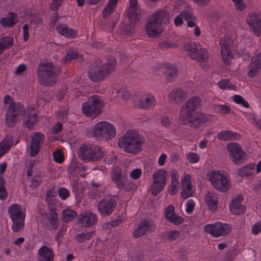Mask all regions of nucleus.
Segmentation results:
<instances>
[{
  "label": "nucleus",
  "instance_id": "nucleus-57",
  "mask_svg": "<svg viewBox=\"0 0 261 261\" xmlns=\"http://www.w3.org/2000/svg\"><path fill=\"white\" fill-rule=\"evenodd\" d=\"M179 182L171 181L170 186L169 188V194L170 195H174L177 192V186Z\"/></svg>",
  "mask_w": 261,
  "mask_h": 261
},
{
  "label": "nucleus",
  "instance_id": "nucleus-21",
  "mask_svg": "<svg viewBox=\"0 0 261 261\" xmlns=\"http://www.w3.org/2000/svg\"><path fill=\"white\" fill-rule=\"evenodd\" d=\"M155 226L153 222L150 220L142 221L133 232V237L135 238L144 236L147 231L152 232L155 230Z\"/></svg>",
  "mask_w": 261,
  "mask_h": 261
},
{
  "label": "nucleus",
  "instance_id": "nucleus-22",
  "mask_svg": "<svg viewBox=\"0 0 261 261\" xmlns=\"http://www.w3.org/2000/svg\"><path fill=\"white\" fill-rule=\"evenodd\" d=\"M41 222L46 230H56L59 225L58 213L54 210L50 211L47 219H43Z\"/></svg>",
  "mask_w": 261,
  "mask_h": 261
},
{
  "label": "nucleus",
  "instance_id": "nucleus-1",
  "mask_svg": "<svg viewBox=\"0 0 261 261\" xmlns=\"http://www.w3.org/2000/svg\"><path fill=\"white\" fill-rule=\"evenodd\" d=\"M145 142L144 138L133 129L128 130L119 139L118 146L125 152L133 154L142 151V146Z\"/></svg>",
  "mask_w": 261,
  "mask_h": 261
},
{
  "label": "nucleus",
  "instance_id": "nucleus-30",
  "mask_svg": "<svg viewBox=\"0 0 261 261\" xmlns=\"http://www.w3.org/2000/svg\"><path fill=\"white\" fill-rule=\"evenodd\" d=\"M24 126L28 129L33 128L37 120L36 110L33 107L28 108L27 111L24 112Z\"/></svg>",
  "mask_w": 261,
  "mask_h": 261
},
{
  "label": "nucleus",
  "instance_id": "nucleus-38",
  "mask_svg": "<svg viewBox=\"0 0 261 261\" xmlns=\"http://www.w3.org/2000/svg\"><path fill=\"white\" fill-rule=\"evenodd\" d=\"M164 72L166 75V79L168 82H171L177 76V68L170 64H165Z\"/></svg>",
  "mask_w": 261,
  "mask_h": 261
},
{
  "label": "nucleus",
  "instance_id": "nucleus-49",
  "mask_svg": "<svg viewBox=\"0 0 261 261\" xmlns=\"http://www.w3.org/2000/svg\"><path fill=\"white\" fill-rule=\"evenodd\" d=\"M233 100L237 103L242 105L243 107L249 108V103L241 96L235 95L233 96Z\"/></svg>",
  "mask_w": 261,
  "mask_h": 261
},
{
  "label": "nucleus",
  "instance_id": "nucleus-23",
  "mask_svg": "<svg viewBox=\"0 0 261 261\" xmlns=\"http://www.w3.org/2000/svg\"><path fill=\"white\" fill-rule=\"evenodd\" d=\"M261 69V53H256L251 58V62L248 65V77L253 78L256 75Z\"/></svg>",
  "mask_w": 261,
  "mask_h": 261
},
{
  "label": "nucleus",
  "instance_id": "nucleus-17",
  "mask_svg": "<svg viewBox=\"0 0 261 261\" xmlns=\"http://www.w3.org/2000/svg\"><path fill=\"white\" fill-rule=\"evenodd\" d=\"M97 210L102 216H109L114 211L116 206L117 202L112 197L102 198L97 203Z\"/></svg>",
  "mask_w": 261,
  "mask_h": 261
},
{
  "label": "nucleus",
  "instance_id": "nucleus-33",
  "mask_svg": "<svg viewBox=\"0 0 261 261\" xmlns=\"http://www.w3.org/2000/svg\"><path fill=\"white\" fill-rule=\"evenodd\" d=\"M56 30L61 35L68 39H73L77 35L76 30L68 28L65 24L58 25L56 27Z\"/></svg>",
  "mask_w": 261,
  "mask_h": 261
},
{
  "label": "nucleus",
  "instance_id": "nucleus-46",
  "mask_svg": "<svg viewBox=\"0 0 261 261\" xmlns=\"http://www.w3.org/2000/svg\"><path fill=\"white\" fill-rule=\"evenodd\" d=\"M214 110L217 113L222 115H226L230 113L231 109L228 106L217 104L214 106Z\"/></svg>",
  "mask_w": 261,
  "mask_h": 261
},
{
  "label": "nucleus",
  "instance_id": "nucleus-13",
  "mask_svg": "<svg viewBox=\"0 0 261 261\" xmlns=\"http://www.w3.org/2000/svg\"><path fill=\"white\" fill-rule=\"evenodd\" d=\"M167 172L163 169L158 170L152 175L153 185L151 189V193L158 195L165 188L166 185Z\"/></svg>",
  "mask_w": 261,
  "mask_h": 261
},
{
  "label": "nucleus",
  "instance_id": "nucleus-26",
  "mask_svg": "<svg viewBox=\"0 0 261 261\" xmlns=\"http://www.w3.org/2000/svg\"><path fill=\"white\" fill-rule=\"evenodd\" d=\"M129 6L127 15L131 23L135 24L140 17V10L138 6L137 0H129Z\"/></svg>",
  "mask_w": 261,
  "mask_h": 261
},
{
  "label": "nucleus",
  "instance_id": "nucleus-50",
  "mask_svg": "<svg viewBox=\"0 0 261 261\" xmlns=\"http://www.w3.org/2000/svg\"><path fill=\"white\" fill-rule=\"evenodd\" d=\"M186 158L188 161L191 164H195L199 162L200 160L199 155L198 153L193 152H190L186 154Z\"/></svg>",
  "mask_w": 261,
  "mask_h": 261
},
{
  "label": "nucleus",
  "instance_id": "nucleus-6",
  "mask_svg": "<svg viewBox=\"0 0 261 261\" xmlns=\"http://www.w3.org/2000/svg\"><path fill=\"white\" fill-rule=\"evenodd\" d=\"M79 158L86 162H94L100 160L103 156V152L98 146L93 144H84L79 151Z\"/></svg>",
  "mask_w": 261,
  "mask_h": 261
},
{
  "label": "nucleus",
  "instance_id": "nucleus-40",
  "mask_svg": "<svg viewBox=\"0 0 261 261\" xmlns=\"http://www.w3.org/2000/svg\"><path fill=\"white\" fill-rule=\"evenodd\" d=\"M14 42L13 38L10 36H6L0 38V55L4 51L13 46Z\"/></svg>",
  "mask_w": 261,
  "mask_h": 261
},
{
  "label": "nucleus",
  "instance_id": "nucleus-15",
  "mask_svg": "<svg viewBox=\"0 0 261 261\" xmlns=\"http://www.w3.org/2000/svg\"><path fill=\"white\" fill-rule=\"evenodd\" d=\"M227 148L230 153L231 160L235 164H241L246 159V152L238 143L231 142L227 145Z\"/></svg>",
  "mask_w": 261,
  "mask_h": 261
},
{
  "label": "nucleus",
  "instance_id": "nucleus-52",
  "mask_svg": "<svg viewBox=\"0 0 261 261\" xmlns=\"http://www.w3.org/2000/svg\"><path fill=\"white\" fill-rule=\"evenodd\" d=\"M191 176L189 174H186L181 181L182 189H192V185L191 182Z\"/></svg>",
  "mask_w": 261,
  "mask_h": 261
},
{
  "label": "nucleus",
  "instance_id": "nucleus-45",
  "mask_svg": "<svg viewBox=\"0 0 261 261\" xmlns=\"http://www.w3.org/2000/svg\"><path fill=\"white\" fill-rule=\"evenodd\" d=\"M219 87L221 89L234 90L236 89V86L230 83L228 79H223L218 83Z\"/></svg>",
  "mask_w": 261,
  "mask_h": 261
},
{
  "label": "nucleus",
  "instance_id": "nucleus-60",
  "mask_svg": "<svg viewBox=\"0 0 261 261\" xmlns=\"http://www.w3.org/2000/svg\"><path fill=\"white\" fill-rule=\"evenodd\" d=\"M43 21V19L41 17L39 16H33L31 19L30 22V24H34L35 25L38 26L40 25Z\"/></svg>",
  "mask_w": 261,
  "mask_h": 261
},
{
  "label": "nucleus",
  "instance_id": "nucleus-58",
  "mask_svg": "<svg viewBox=\"0 0 261 261\" xmlns=\"http://www.w3.org/2000/svg\"><path fill=\"white\" fill-rule=\"evenodd\" d=\"M56 195V192L54 191V190L50 189H48L45 196V200L48 202H50L53 198H54Z\"/></svg>",
  "mask_w": 261,
  "mask_h": 261
},
{
  "label": "nucleus",
  "instance_id": "nucleus-25",
  "mask_svg": "<svg viewBox=\"0 0 261 261\" xmlns=\"http://www.w3.org/2000/svg\"><path fill=\"white\" fill-rule=\"evenodd\" d=\"M174 206L172 205H168L166 208L165 218L167 221L175 225L181 224L184 221V218L175 213Z\"/></svg>",
  "mask_w": 261,
  "mask_h": 261
},
{
  "label": "nucleus",
  "instance_id": "nucleus-59",
  "mask_svg": "<svg viewBox=\"0 0 261 261\" xmlns=\"http://www.w3.org/2000/svg\"><path fill=\"white\" fill-rule=\"evenodd\" d=\"M234 2V5L236 9L237 10L243 11L246 8V5L243 2V0H236V1H233Z\"/></svg>",
  "mask_w": 261,
  "mask_h": 261
},
{
  "label": "nucleus",
  "instance_id": "nucleus-9",
  "mask_svg": "<svg viewBox=\"0 0 261 261\" xmlns=\"http://www.w3.org/2000/svg\"><path fill=\"white\" fill-rule=\"evenodd\" d=\"M8 213L12 221V230L17 232L24 226L25 210L22 209L19 205L14 204L8 208Z\"/></svg>",
  "mask_w": 261,
  "mask_h": 261
},
{
  "label": "nucleus",
  "instance_id": "nucleus-44",
  "mask_svg": "<svg viewBox=\"0 0 261 261\" xmlns=\"http://www.w3.org/2000/svg\"><path fill=\"white\" fill-rule=\"evenodd\" d=\"M94 235V232L93 231H85L76 234L75 240L79 243H83L85 241L92 239Z\"/></svg>",
  "mask_w": 261,
  "mask_h": 261
},
{
  "label": "nucleus",
  "instance_id": "nucleus-12",
  "mask_svg": "<svg viewBox=\"0 0 261 261\" xmlns=\"http://www.w3.org/2000/svg\"><path fill=\"white\" fill-rule=\"evenodd\" d=\"M204 229L206 233L210 234L212 237L218 238L229 234L231 231V227L227 223L216 222L206 224Z\"/></svg>",
  "mask_w": 261,
  "mask_h": 261
},
{
  "label": "nucleus",
  "instance_id": "nucleus-39",
  "mask_svg": "<svg viewBox=\"0 0 261 261\" xmlns=\"http://www.w3.org/2000/svg\"><path fill=\"white\" fill-rule=\"evenodd\" d=\"M255 164L250 163L239 169L238 174L241 177H248L253 175L255 171Z\"/></svg>",
  "mask_w": 261,
  "mask_h": 261
},
{
  "label": "nucleus",
  "instance_id": "nucleus-55",
  "mask_svg": "<svg viewBox=\"0 0 261 261\" xmlns=\"http://www.w3.org/2000/svg\"><path fill=\"white\" fill-rule=\"evenodd\" d=\"M117 188L119 189L124 190L125 191H129L130 190H135L136 188V187L132 182L125 183V181H124L123 182V186H119Z\"/></svg>",
  "mask_w": 261,
  "mask_h": 261
},
{
  "label": "nucleus",
  "instance_id": "nucleus-63",
  "mask_svg": "<svg viewBox=\"0 0 261 261\" xmlns=\"http://www.w3.org/2000/svg\"><path fill=\"white\" fill-rule=\"evenodd\" d=\"M253 234H257L261 231V222H258L254 224L251 229Z\"/></svg>",
  "mask_w": 261,
  "mask_h": 261
},
{
  "label": "nucleus",
  "instance_id": "nucleus-2",
  "mask_svg": "<svg viewBox=\"0 0 261 261\" xmlns=\"http://www.w3.org/2000/svg\"><path fill=\"white\" fill-rule=\"evenodd\" d=\"M60 73V68L53 62H40L37 70V75L40 84L52 86L57 82Z\"/></svg>",
  "mask_w": 261,
  "mask_h": 261
},
{
  "label": "nucleus",
  "instance_id": "nucleus-64",
  "mask_svg": "<svg viewBox=\"0 0 261 261\" xmlns=\"http://www.w3.org/2000/svg\"><path fill=\"white\" fill-rule=\"evenodd\" d=\"M170 175L171 177V181L179 182L178 179L179 175L178 171L176 169H172L170 171Z\"/></svg>",
  "mask_w": 261,
  "mask_h": 261
},
{
  "label": "nucleus",
  "instance_id": "nucleus-31",
  "mask_svg": "<svg viewBox=\"0 0 261 261\" xmlns=\"http://www.w3.org/2000/svg\"><path fill=\"white\" fill-rule=\"evenodd\" d=\"M38 261H54V251L47 246H42L38 252Z\"/></svg>",
  "mask_w": 261,
  "mask_h": 261
},
{
  "label": "nucleus",
  "instance_id": "nucleus-16",
  "mask_svg": "<svg viewBox=\"0 0 261 261\" xmlns=\"http://www.w3.org/2000/svg\"><path fill=\"white\" fill-rule=\"evenodd\" d=\"M24 111V108L21 104L13 102L7 109L5 120L7 124L11 127L16 122L17 117L21 115Z\"/></svg>",
  "mask_w": 261,
  "mask_h": 261
},
{
  "label": "nucleus",
  "instance_id": "nucleus-43",
  "mask_svg": "<svg viewBox=\"0 0 261 261\" xmlns=\"http://www.w3.org/2000/svg\"><path fill=\"white\" fill-rule=\"evenodd\" d=\"M62 214L63 221L66 223L74 219L77 216L76 212L70 208L64 210Z\"/></svg>",
  "mask_w": 261,
  "mask_h": 261
},
{
  "label": "nucleus",
  "instance_id": "nucleus-19",
  "mask_svg": "<svg viewBox=\"0 0 261 261\" xmlns=\"http://www.w3.org/2000/svg\"><path fill=\"white\" fill-rule=\"evenodd\" d=\"M45 139L44 135L41 132L34 133L31 136L30 155L34 157L39 153Z\"/></svg>",
  "mask_w": 261,
  "mask_h": 261
},
{
  "label": "nucleus",
  "instance_id": "nucleus-27",
  "mask_svg": "<svg viewBox=\"0 0 261 261\" xmlns=\"http://www.w3.org/2000/svg\"><path fill=\"white\" fill-rule=\"evenodd\" d=\"M210 119V116L202 113H192V118L191 120H188L185 123L182 124H187L189 123H191V126L195 128H198L201 126L203 123L207 122Z\"/></svg>",
  "mask_w": 261,
  "mask_h": 261
},
{
  "label": "nucleus",
  "instance_id": "nucleus-29",
  "mask_svg": "<svg viewBox=\"0 0 261 261\" xmlns=\"http://www.w3.org/2000/svg\"><path fill=\"white\" fill-rule=\"evenodd\" d=\"M188 97L187 93L184 90L176 88L171 91L168 95L169 101L172 103H179L186 99Z\"/></svg>",
  "mask_w": 261,
  "mask_h": 261
},
{
  "label": "nucleus",
  "instance_id": "nucleus-34",
  "mask_svg": "<svg viewBox=\"0 0 261 261\" xmlns=\"http://www.w3.org/2000/svg\"><path fill=\"white\" fill-rule=\"evenodd\" d=\"M217 138L222 141L238 140L241 138V135L237 132L230 130H222L217 134Z\"/></svg>",
  "mask_w": 261,
  "mask_h": 261
},
{
  "label": "nucleus",
  "instance_id": "nucleus-24",
  "mask_svg": "<svg viewBox=\"0 0 261 261\" xmlns=\"http://www.w3.org/2000/svg\"><path fill=\"white\" fill-rule=\"evenodd\" d=\"M97 220V215L91 211H88L81 214L77 222L83 227H88L94 225Z\"/></svg>",
  "mask_w": 261,
  "mask_h": 261
},
{
  "label": "nucleus",
  "instance_id": "nucleus-47",
  "mask_svg": "<svg viewBox=\"0 0 261 261\" xmlns=\"http://www.w3.org/2000/svg\"><path fill=\"white\" fill-rule=\"evenodd\" d=\"M180 233L176 230L167 231L165 234V237L169 241H173L180 237Z\"/></svg>",
  "mask_w": 261,
  "mask_h": 261
},
{
  "label": "nucleus",
  "instance_id": "nucleus-8",
  "mask_svg": "<svg viewBox=\"0 0 261 261\" xmlns=\"http://www.w3.org/2000/svg\"><path fill=\"white\" fill-rule=\"evenodd\" d=\"M202 105L201 99L198 96L190 98L181 107L179 120L181 123H185L192 118V113L198 109Z\"/></svg>",
  "mask_w": 261,
  "mask_h": 261
},
{
  "label": "nucleus",
  "instance_id": "nucleus-61",
  "mask_svg": "<svg viewBox=\"0 0 261 261\" xmlns=\"http://www.w3.org/2000/svg\"><path fill=\"white\" fill-rule=\"evenodd\" d=\"M142 174V171L140 169L136 168L135 169H134L131 172H130V177L133 179H138L139 178Z\"/></svg>",
  "mask_w": 261,
  "mask_h": 261
},
{
  "label": "nucleus",
  "instance_id": "nucleus-32",
  "mask_svg": "<svg viewBox=\"0 0 261 261\" xmlns=\"http://www.w3.org/2000/svg\"><path fill=\"white\" fill-rule=\"evenodd\" d=\"M111 179L118 187L123 185V182L126 179V175L122 173V170L120 168L116 167L111 172Z\"/></svg>",
  "mask_w": 261,
  "mask_h": 261
},
{
  "label": "nucleus",
  "instance_id": "nucleus-11",
  "mask_svg": "<svg viewBox=\"0 0 261 261\" xmlns=\"http://www.w3.org/2000/svg\"><path fill=\"white\" fill-rule=\"evenodd\" d=\"M208 179L213 187L218 191L225 192L230 189V185L228 179L218 171H215L210 173Z\"/></svg>",
  "mask_w": 261,
  "mask_h": 261
},
{
  "label": "nucleus",
  "instance_id": "nucleus-4",
  "mask_svg": "<svg viewBox=\"0 0 261 261\" xmlns=\"http://www.w3.org/2000/svg\"><path fill=\"white\" fill-rule=\"evenodd\" d=\"M89 136L106 140H111L116 136V128L109 122L101 121L89 129Z\"/></svg>",
  "mask_w": 261,
  "mask_h": 261
},
{
  "label": "nucleus",
  "instance_id": "nucleus-3",
  "mask_svg": "<svg viewBox=\"0 0 261 261\" xmlns=\"http://www.w3.org/2000/svg\"><path fill=\"white\" fill-rule=\"evenodd\" d=\"M169 22V13L166 10H159L148 18L145 25L147 35L152 38L158 37L163 31V24Z\"/></svg>",
  "mask_w": 261,
  "mask_h": 261
},
{
  "label": "nucleus",
  "instance_id": "nucleus-5",
  "mask_svg": "<svg viewBox=\"0 0 261 261\" xmlns=\"http://www.w3.org/2000/svg\"><path fill=\"white\" fill-rule=\"evenodd\" d=\"M115 65V59H111L110 62H108L101 66L92 65L88 71L89 77L93 82L101 81L114 71Z\"/></svg>",
  "mask_w": 261,
  "mask_h": 261
},
{
  "label": "nucleus",
  "instance_id": "nucleus-48",
  "mask_svg": "<svg viewBox=\"0 0 261 261\" xmlns=\"http://www.w3.org/2000/svg\"><path fill=\"white\" fill-rule=\"evenodd\" d=\"M42 181V176L40 174H37L31 178V184L29 186L32 188H36L39 187Z\"/></svg>",
  "mask_w": 261,
  "mask_h": 261
},
{
  "label": "nucleus",
  "instance_id": "nucleus-14",
  "mask_svg": "<svg viewBox=\"0 0 261 261\" xmlns=\"http://www.w3.org/2000/svg\"><path fill=\"white\" fill-rule=\"evenodd\" d=\"M250 31L255 36H261V12L255 11L249 12L246 18Z\"/></svg>",
  "mask_w": 261,
  "mask_h": 261
},
{
  "label": "nucleus",
  "instance_id": "nucleus-20",
  "mask_svg": "<svg viewBox=\"0 0 261 261\" xmlns=\"http://www.w3.org/2000/svg\"><path fill=\"white\" fill-rule=\"evenodd\" d=\"M156 105L155 96L149 93H144L141 95L135 105L139 108L148 110L153 108Z\"/></svg>",
  "mask_w": 261,
  "mask_h": 261
},
{
  "label": "nucleus",
  "instance_id": "nucleus-28",
  "mask_svg": "<svg viewBox=\"0 0 261 261\" xmlns=\"http://www.w3.org/2000/svg\"><path fill=\"white\" fill-rule=\"evenodd\" d=\"M243 199L242 196H239L234 198L230 203L229 208L231 214L237 215L245 213L246 206L241 203Z\"/></svg>",
  "mask_w": 261,
  "mask_h": 261
},
{
  "label": "nucleus",
  "instance_id": "nucleus-37",
  "mask_svg": "<svg viewBox=\"0 0 261 261\" xmlns=\"http://www.w3.org/2000/svg\"><path fill=\"white\" fill-rule=\"evenodd\" d=\"M13 143L12 137H7L0 142V158L6 153L11 148Z\"/></svg>",
  "mask_w": 261,
  "mask_h": 261
},
{
  "label": "nucleus",
  "instance_id": "nucleus-62",
  "mask_svg": "<svg viewBox=\"0 0 261 261\" xmlns=\"http://www.w3.org/2000/svg\"><path fill=\"white\" fill-rule=\"evenodd\" d=\"M181 196L185 199L188 198L193 195L192 189H182L181 192Z\"/></svg>",
  "mask_w": 261,
  "mask_h": 261
},
{
  "label": "nucleus",
  "instance_id": "nucleus-7",
  "mask_svg": "<svg viewBox=\"0 0 261 261\" xmlns=\"http://www.w3.org/2000/svg\"><path fill=\"white\" fill-rule=\"evenodd\" d=\"M103 103L98 95H93L84 102L82 107L83 114L87 117H96L101 111Z\"/></svg>",
  "mask_w": 261,
  "mask_h": 261
},
{
  "label": "nucleus",
  "instance_id": "nucleus-18",
  "mask_svg": "<svg viewBox=\"0 0 261 261\" xmlns=\"http://www.w3.org/2000/svg\"><path fill=\"white\" fill-rule=\"evenodd\" d=\"M219 45L224 63L229 65L233 57L231 49V40L228 37L221 38L219 39Z\"/></svg>",
  "mask_w": 261,
  "mask_h": 261
},
{
  "label": "nucleus",
  "instance_id": "nucleus-53",
  "mask_svg": "<svg viewBox=\"0 0 261 261\" xmlns=\"http://www.w3.org/2000/svg\"><path fill=\"white\" fill-rule=\"evenodd\" d=\"M54 160L58 163H62L64 160V155L61 150L55 151L53 154Z\"/></svg>",
  "mask_w": 261,
  "mask_h": 261
},
{
  "label": "nucleus",
  "instance_id": "nucleus-36",
  "mask_svg": "<svg viewBox=\"0 0 261 261\" xmlns=\"http://www.w3.org/2000/svg\"><path fill=\"white\" fill-rule=\"evenodd\" d=\"M206 203L209 210L215 211L218 208V198L213 192L208 193L205 197Z\"/></svg>",
  "mask_w": 261,
  "mask_h": 261
},
{
  "label": "nucleus",
  "instance_id": "nucleus-56",
  "mask_svg": "<svg viewBox=\"0 0 261 261\" xmlns=\"http://www.w3.org/2000/svg\"><path fill=\"white\" fill-rule=\"evenodd\" d=\"M186 212L188 214H191L193 213L195 207V202L193 199H189L187 201Z\"/></svg>",
  "mask_w": 261,
  "mask_h": 261
},
{
  "label": "nucleus",
  "instance_id": "nucleus-41",
  "mask_svg": "<svg viewBox=\"0 0 261 261\" xmlns=\"http://www.w3.org/2000/svg\"><path fill=\"white\" fill-rule=\"evenodd\" d=\"M118 0H110L102 12V17L107 18L115 10Z\"/></svg>",
  "mask_w": 261,
  "mask_h": 261
},
{
  "label": "nucleus",
  "instance_id": "nucleus-42",
  "mask_svg": "<svg viewBox=\"0 0 261 261\" xmlns=\"http://www.w3.org/2000/svg\"><path fill=\"white\" fill-rule=\"evenodd\" d=\"M183 18L187 22V25L192 28L195 25L197 19L191 12L187 11H181L180 12Z\"/></svg>",
  "mask_w": 261,
  "mask_h": 261
},
{
  "label": "nucleus",
  "instance_id": "nucleus-10",
  "mask_svg": "<svg viewBox=\"0 0 261 261\" xmlns=\"http://www.w3.org/2000/svg\"><path fill=\"white\" fill-rule=\"evenodd\" d=\"M185 49L191 59L197 62L204 63L208 58V52L205 48L201 47L199 44L188 42L185 45Z\"/></svg>",
  "mask_w": 261,
  "mask_h": 261
},
{
  "label": "nucleus",
  "instance_id": "nucleus-54",
  "mask_svg": "<svg viewBox=\"0 0 261 261\" xmlns=\"http://www.w3.org/2000/svg\"><path fill=\"white\" fill-rule=\"evenodd\" d=\"M58 192L60 198L63 200H66L70 196L69 191L65 188H60Z\"/></svg>",
  "mask_w": 261,
  "mask_h": 261
},
{
  "label": "nucleus",
  "instance_id": "nucleus-51",
  "mask_svg": "<svg viewBox=\"0 0 261 261\" xmlns=\"http://www.w3.org/2000/svg\"><path fill=\"white\" fill-rule=\"evenodd\" d=\"M79 56V53L77 50L70 49L65 56V62H68L72 60L76 59Z\"/></svg>",
  "mask_w": 261,
  "mask_h": 261
},
{
  "label": "nucleus",
  "instance_id": "nucleus-35",
  "mask_svg": "<svg viewBox=\"0 0 261 261\" xmlns=\"http://www.w3.org/2000/svg\"><path fill=\"white\" fill-rule=\"evenodd\" d=\"M18 21V17L14 12H10L7 17L1 18L0 23L4 27H13Z\"/></svg>",
  "mask_w": 261,
  "mask_h": 261
}]
</instances>
